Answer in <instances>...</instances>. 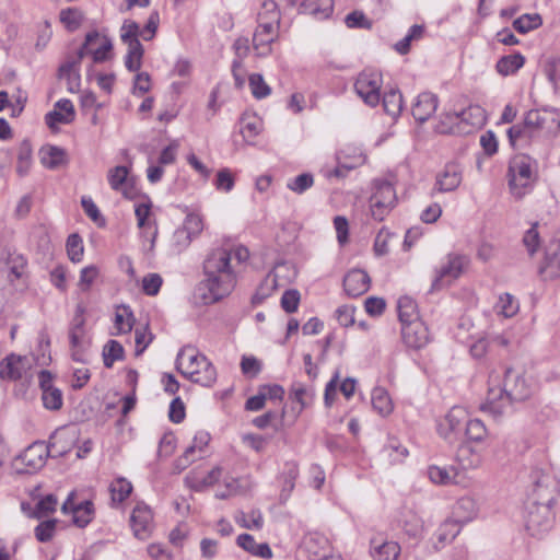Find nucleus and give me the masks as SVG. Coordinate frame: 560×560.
<instances>
[{
  "mask_svg": "<svg viewBox=\"0 0 560 560\" xmlns=\"http://www.w3.org/2000/svg\"><path fill=\"white\" fill-rule=\"evenodd\" d=\"M113 49V43L107 36L94 40L91 45L85 48V55L91 54L95 63L106 61L110 58V51Z\"/></svg>",
  "mask_w": 560,
  "mask_h": 560,
  "instance_id": "473e14b6",
  "label": "nucleus"
},
{
  "mask_svg": "<svg viewBox=\"0 0 560 560\" xmlns=\"http://www.w3.org/2000/svg\"><path fill=\"white\" fill-rule=\"evenodd\" d=\"M460 525L455 518L446 520L438 529V541L444 544L453 540L459 534Z\"/></svg>",
  "mask_w": 560,
  "mask_h": 560,
  "instance_id": "864d4df0",
  "label": "nucleus"
},
{
  "mask_svg": "<svg viewBox=\"0 0 560 560\" xmlns=\"http://www.w3.org/2000/svg\"><path fill=\"white\" fill-rule=\"evenodd\" d=\"M546 122V112L541 113L538 109L528 110L521 122L509 128L508 138L510 144L514 149L528 147L540 136Z\"/></svg>",
  "mask_w": 560,
  "mask_h": 560,
  "instance_id": "39448f33",
  "label": "nucleus"
},
{
  "mask_svg": "<svg viewBox=\"0 0 560 560\" xmlns=\"http://www.w3.org/2000/svg\"><path fill=\"white\" fill-rule=\"evenodd\" d=\"M466 418L467 413L464 408L457 406L453 407L447 412L444 420L439 424L440 434L444 438H448L451 433H454L460 429Z\"/></svg>",
  "mask_w": 560,
  "mask_h": 560,
  "instance_id": "bb28decb",
  "label": "nucleus"
},
{
  "mask_svg": "<svg viewBox=\"0 0 560 560\" xmlns=\"http://www.w3.org/2000/svg\"><path fill=\"white\" fill-rule=\"evenodd\" d=\"M345 23L349 28H365L372 26L371 21L361 11H353L345 18Z\"/></svg>",
  "mask_w": 560,
  "mask_h": 560,
  "instance_id": "774afa93",
  "label": "nucleus"
},
{
  "mask_svg": "<svg viewBox=\"0 0 560 560\" xmlns=\"http://www.w3.org/2000/svg\"><path fill=\"white\" fill-rule=\"evenodd\" d=\"M153 514L143 502H138L130 515V525L133 535L139 539H147L152 530Z\"/></svg>",
  "mask_w": 560,
  "mask_h": 560,
  "instance_id": "4468645a",
  "label": "nucleus"
},
{
  "mask_svg": "<svg viewBox=\"0 0 560 560\" xmlns=\"http://www.w3.org/2000/svg\"><path fill=\"white\" fill-rule=\"evenodd\" d=\"M314 397L315 392L312 387L307 388L300 382H294L292 384L290 389V398L300 405L298 415H300L304 408L312 405Z\"/></svg>",
  "mask_w": 560,
  "mask_h": 560,
  "instance_id": "f704fd0d",
  "label": "nucleus"
},
{
  "mask_svg": "<svg viewBox=\"0 0 560 560\" xmlns=\"http://www.w3.org/2000/svg\"><path fill=\"white\" fill-rule=\"evenodd\" d=\"M398 317L401 325L411 323L412 320H419L417 304L409 296H401L397 303Z\"/></svg>",
  "mask_w": 560,
  "mask_h": 560,
  "instance_id": "58836bf2",
  "label": "nucleus"
},
{
  "mask_svg": "<svg viewBox=\"0 0 560 560\" xmlns=\"http://www.w3.org/2000/svg\"><path fill=\"white\" fill-rule=\"evenodd\" d=\"M438 104L439 98L435 94L423 92L418 95L416 103L412 105V116L422 124L435 113Z\"/></svg>",
  "mask_w": 560,
  "mask_h": 560,
  "instance_id": "aec40b11",
  "label": "nucleus"
},
{
  "mask_svg": "<svg viewBox=\"0 0 560 560\" xmlns=\"http://www.w3.org/2000/svg\"><path fill=\"white\" fill-rule=\"evenodd\" d=\"M249 86L254 97L258 100L267 97L271 93V89L259 73H253L249 75Z\"/></svg>",
  "mask_w": 560,
  "mask_h": 560,
  "instance_id": "e2e57ef3",
  "label": "nucleus"
},
{
  "mask_svg": "<svg viewBox=\"0 0 560 560\" xmlns=\"http://www.w3.org/2000/svg\"><path fill=\"white\" fill-rule=\"evenodd\" d=\"M299 476V467L294 462H290L285 464V468L282 475L283 478V487L281 491V497L288 498L291 491L294 489V481Z\"/></svg>",
  "mask_w": 560,
  "mask_h": 560,
  "instance_id": "4d7b16f0",
  "label": "nucleus"
},
{
  "mask_svg": "<svg viewBox=\"0 0 560 560\" xmlns=\"http://www.w3.org/2000/svg\"><path fill=\"white\" fill-rule=\"evenodd\" d=\"M495 308L498 314L504 317H512L518 312V302L512 294L504 293L500 295Z\"/></svg>",
  "mask_w": 560,
  "mask_h": 560,
  "instance_id": "5fc2aeb1",
  "label": "nucleus"
},
{
  "mask_svg": "<svg viewBox=\"0 0 560 560\" xmlns=\"http://www.w3.org/2000/svg\"><path fill=\"white\" fill-rule=\"evenodd\" d=\"M532 395V386L512 369L504 371L503 382L500 374L491 372L488 380L486 401L480 406L483 411L501 416L506 406L513 401H523Z\"/></svg>",
  "mask_w": 560,
  "mask_h": 560,
  "instance_id": "f03ea898",
  "label": "nucleus"
},
{
  "mask_svg": "<svg viewBox=\"0 0 560 560\" xmlns=\"http://www.w3.org/2000/svg\"><path fill=\"white\" fill-rule=\"evenodd\" d=\"M466 436L471 442H481L487 436V429L479 419L468 420L466 423Z\"/></svg>",
  "mask_w": 560,
  "mask_h": 560,
  "instance_id": "052dcab7",
  "label": "nucleus"
},
{
  "mask_svg": "<svg viewBox=\"0 0 560 560\" xmlns=\"http://www.w3.org/2000/svg\"><path fill=\"white\" fill-rule=\"evenodd\" d=\"M59 523L58 520L51 518V520H45L42 521L35 528H34V535L35 538L39 542H48L50 541L57 530V524Z\"/></svg>",
  "mask_w": 560,
  "mask_h": 560,
  "instance_id": "09e8293b",
  "label": "nucleus"
},
{
  "mask_svg": "<svg viewBox=\"0 0 560 560\" xmlns=\"http://www.w3.org/2000/svg\"><path fill=\"white\" fill-rule=\"evenodd\" d=\"M542 71L548 81L557 90L560 83V57H549L544 61Z\"/></svg>",
  "mask_w": 560,
  "mask_h": 560,
  "instance_id": "8fccbe9b",
  "label": "nucleus"
},
{
  "mask_svg": "<svg viewBox=\"0 0 560 560\" xmlns=\"http://www.w3.org/2000/svg\"><path fill=\"white\" fill-rule=\"evenodd\" d=\"M32 147L28 140H23L19 147L16 172L24 176L31 166Z\"/></svg>",
  "mask_w": 560,
  "mask_h": 560,
  "instance_id": "3c124183",
  "label": "nucleus"
},
{
  "mask_svg": "<svg viewBox=\"0 0 560 560\" xmlns=\"http://www.w3.org/2000/svg\"><path fill=\"white\" fill-rule=\"evenodd\" d=\"M372 406L381 416H387L393 410L392 400L383 388H375L372 392Z\"/></svg>",
  "mask_w": 560,
  "mask_h": 560,
  "instance_id": "de8ad7c7",
  "label": "nucleus"
},
{
  "mask_svg": "<svg viewBox=\"0 0 560 560\" xmlns=\"http://www.w3.org/2000/svg\"><path fill=\"white\" fill-rule=\"evenodd\" d=\"M58 499L55 494H47L42 498L30 512L28 516L36 520H43L57 510Z\"/></svg>",
  "mask_w": 560,
  "mask_h": 560,
  "instance_id": "4c0bfd02",
  "label": "nucleus"
},
{
  "mask_svg": "<svg viewBox=\"0 0 560 560\" xmlns=\"http://www.w3.org/2000/svg\"><path fill=\"white\" fill-rule=\"evenodd\" d=\"M314 184V177L310 173H303L298 175L295 178L290 180L287 184V187L296 192V194H303L307 189H310Z\"/></svg>",
  "mask_w": 560,
  "mask_h": 560,
  "instance_id": "69168bd1",
  "label": "nucleus"
},
{
  "mask_svg": "<svg viewBox=\"0 0 560 560\" xmlns=\"http://www.w3.org/2000/svg\"><path fill=\"white\" fill-rule=\"evenodd\" d=\"M124 347L117 340H109L103 349V361L106 368H112L115 361L124 359Z\"/></svg>",
  "mask_w": 560,
  "mask_h": 560,
  "instance_id": "49530a36",
  "label": "nucleus"
},
{
  "mask_svg": "<svg viewBox=\"0 0 560 560\" xmlns=\"http://www.w3.org/2000/svg\"><path fill=\"white\" fill-rule=\"evenodd\" d=\"M539 273L545 279L560 276V238L551 241L545 250L544 260L539 266Z\"/></svg>",
  "mask_w": 560,
  "mask_h": 560,
  "instance_id": "dca6fc26",
  "label": "nucleus"
},
{
  "mask_svg": "<svg viewBox=\"0 0 560 560\" xmlns=\"http://www.w3.org/2000/svg\"><path fill=\"white\" fill-rule=\"evenodd\" d=\"M456 457L464 469H474L481 464L480 454L475 452L469 443H464L458 447Z\"/></svg>",
  "mask_w": 560,
  "mask_h": 560,
  "instance_id": "e433bc0d",
  "label": "nucleus"
},
{
  "mask_svg": "<svg viewBox=\"0 0 560 560\" xmlns=\"http://www.w3.org/2000/svg\"><path fill=\"white\" fill-rule=\"evenodd\" d=\"M40 163L49 170H57L68 164L67 151L56 145H45L39 151Z\"/></svg>",
  "mask_w": 560,
  "mask_h": 560,
  "instance_id": "b1692460",
  "label": "nucleus"
},
{
  "mask_svg": "<svg viewBox=\"0 0 560 560\" xmlns=\"http://www.w3.org/2000/svg\"><path fill=\"white\" fill-rule=\"evenodd\" d=\"M541 23L542 20L539 14H523L522 16L514 20L513 27L517 32L525 34L532 30L539 27Z\"/></svg>",
  "mask_w": 560,
  "mask_h": 560,
  "instance_id": "6e6d98bb",
  "label": "nucleus"
},
{
  "mask_svg": "<svg viewBox=\"0 0 560 560\" xmlns=\"http://www.w3.org/2000/svg\"><path fill=\"white\" fill-rule=\"evenodd\" d=\"M467 258L462 255H448L447 261L436 270V276L431 285V292L441 290L453 280L460 277L467 266Z\"/></svg>",
  "mask_w": 560,
  "mask_h": 560,
  "instance_id": "9d476101",
  "label": "nucleus"
},
{
  "mask_svg": "<svg viewBox=\"0 0 560 560\" xmlns=\"http://www.w3.org/2000/svg\"><path fill=\"white\" fill-rule=\"evenodd\" d=\"M300 13L312 15L316 20L328 19L334 11V0H303Z\"/></svg>",
  "mask_w": 560,
  "mask_h": 560,
  "instance_id": "393cba45",
  "label": "nucleus"
},
{
  "mask_svg": "<svg viewBox=\"0 0 560 560\" xmlns=\"http://www.w3.org/2000/svg\"><path fill=\"white\" fill-rule=\"evenodd\" d=\"M538 178L537 161L532 156L518 153L511 158L508 167L510 192L516 200L523 199Z\"/></svg>",
  "mask_w": 560,
  "mask_h": 560,
  "instance_id": "20e7f679",
  "label": "nucleus"
},
{
  "mask_svg": "<svg viewBox=\"0 0 560 560\" xmlns=\"http://www.w3.org/2000/svg\"><path fill=\"white\" fill-rule=\"evenodd\" d=\"M429 478L436 485H451L455 482L457 471L455 468L430 466L428 469Z\"/></svg>",
  "mask_w": 560,
  "mask_h": 560,
  "instance_id": "79ce46f5",
  "label": "nucleus"
},
{
  "mask_svg": "<svg viewBox=\"0 0 560 560\" xmlns=\"http://www.w3.org/2000/svg\"><path fill=\"white\" fill-rule=\"evenodd\" d=\"M0 262L3 264L15 278H20L26 267L24 256L10 248L0 249Z\"/></svg>",
  "mask_w": 560,
  "mask_h": 560,
  "instance_id": "c85d7f7f",
  "label": "nucleus"
},
{
  "mask_svg": "<svg viewBox=\"0 0 560 560\" xmlns=\"http://www.w3.org/2000/svg\"><path fill=\"white\" fill-rule=\"evenodd\" d=\"M235 521L243 528L247 529H261L264 525V517L259 510H252L248 513L238 511L235 515Z\"/></svg>",
  "mask_w": 560,
  "mask_h": 560,
  "instance_id": "37998d69",
  "label": "nucleus"
},
{
  "mask_svg": "<svg viewBox=\"0 0 560 560\" xmlns=\"http://www.w3.org/2000/svg\"><path fill=\"white\" fill-rule=\"evenodd\" d=\"M42 400L46 409L57 411L61 409L63 404L62 393L59 388L45 390L42 393Z\"/></svg>",
  "mask_w": 560,
  "mask_h": 560,
  "instance_id": "0e129e2a",
  "label": "nucleus"
},
{
  "mask_svg": "<svg viewBox=\"0 0 560 560\" xmlns=\"http://www.w3.org/2000/svg\"><path fill=\"white\" fill-rule=\"evenodd\" d=\"M533 503L552 505L560 494V481L549 471L536 469L532 474Z\"/></svg>",
  "mask_w": 560,
  "mask_h": 560,
  "instance_id": "0eeeda50",
  "label": "nucleus"
},
{
  "mask_svg": "<svg viewBox=\"0 0 560 560\" xmlns=\"http://www.w3.org/2000/svg\"><path fill=\"white\" fill-rule=\"evenodd\" d=\"M139 37V24L132 20H125L120 27V39L128 46L125 66L131 72L138 71L142 66L144 49Z\"/></svg>",
  "mask_w": 560,
  "mask_h": 560,
  "instance_id": "423d86ee",
  "label": "nucleus"
},
{
  "mask_svg": "<svg viewBox=\"0 0 560 560\" xmlns=\"http://www.w3.org/2000/svg\"><path fill=\"white\" fill-rule=\"evenodd\" d=\"M67 253L69 256V259L73 262H79L82 259L83 256V242L79 234H71L68 236L67 240Z\"/></svg>",
  "mask_w": 560,
  "mask_h": 560,
  "instance_id": "680f3d73",
  "label": "nucleus"
},
{
  "mask_svg": "<svg viewBox=\"0 0 560 560\" xmlns=\"http://www.w3.org/2000/svg\"><path fill=\"white\" fill-rule=\"evenodd\" d=\"M380 89L381 78L375 73H361L354 83L357 94L372 107L380 102Z\"/></svg>",
  "mask_w": 560,
  "mask_h": 560,
  "instance_id": "f8f14e48",
  "label": "nucleus"
},
{
  "mask_svg": "<svg viewBox=\"0 0 560 560\" xmlns=\"http://www.w3.org/2000/svg\"><path fill=\"white\" fill-rule=\"evenodd\" d=\"M477 515V505L474 499L469 497L460 498L453 510V518L459 524L472 521Z\"/></svg>",
  "mask_w": 560,
  "mask_h": 560,
  "instance_id": "7c9ffc66",
  "label": "nucleus"
},
{
  "mask_svg": "<svg viewBox=\"0 0 560 560\" xmlns=\"http://www.w3.org/2000/svg\"><path fill=\"white\" fill-rule=\"evenodd\" d=\"M400 553V546L396 541H383L380 538L371 539V555L374 560H396Z\"/></svg>",
  "mask_w": 560,
  "mask_h": 560,
  "instance_id": "a878e982",
  "label": "nucleus"
},
{
  "mask_svg": "<svg viewBox=\"0 0 560 560\" xmlns=\"http://www.w3.org/2000/svg\"><path fill=\"white\" fill-rule=\"evenodd\" d=\"M135 318L129 306L121 305L117 308L115 314V327L118 334H127L133 327Z\"/></svg>",
  "mask_w": 560,
  "mask_h": 560,
  "instance_id": "c03bdc74",
  "label": "nucleus"
},
{
  "mask_svg": "<svg viewBox=\"0 0 560 560\" xmlns=\"http://www.w3.org/2000/svg\"><path fill=\"white\" fill-rule=\"evenodd\" d=\"M397 197L393 185L385 180L374 182V191L370 198L372 217L383 221L385 215L394 208Z\"/></svg>",
  "mask_w": 560,
  "mask_h": 560,
  "instance_id": "6e6552de",
  "label": "nucleus"
},
{
  "mask_svg": "<svg viewBox=\"0 0 560 560\" xmlns=\"http://www.w3.org/2000/svg\"><path fill=\"white\" fill-rule=\"evenodd\" d=\"M26 370V358L11 353L0 361V378L18 381Z\"/></svg>",
  "mask_w": 560,
  "mask_h": 560,
  "instance_id": "4be33fe9",
  "label": "nucleus"
},
{
  "mask_svg": "<svg viewBox=\"0 0 560 560\" xmlns=\"http://www.w3.org/2000/svg\"><path fill=\"white\" fill-rule=\"evenodd\" d=\"M462 183V168L456 163H447L443 171L436 175L435 186L439 191L455 190Z\"/></svg>",
  "mask_w": 560,
  "mask_h": 560,
  "instance_id": "412c9836",
  "label": "nucleus"
},
{
  "mask_svg": "<svg viewBox=\"0 0 560 560\" xmlns=\"http://www.w3.org/2000/svg\"><path fill=\"white\" fill-rule=\"evenodd\" d=\"M553 523L551 505L532 503L526 517V529L532 536H541L547 533Z\"/></svg>",
  "mask_w": 560,
  "mask_h": 560,
  "instance_id": "1a4fd4ad",
  "label": "nucleus"
},
{
  "mask_svg": "<svg viewBox=\"0 0 560 560\" xmlns=\"http://www.w3.org/2000/svg\"><path fill=\"white\" fill-rule=\"evenodd\" d=\"M249 252L244 246L233 249L215 248L206 258L203 271L206 279L200 282L198 291L205 304H213L228 296L234 289L236 276L233 260L237 264L246 261Z\"/></svg>",
  "mask_w": 560,
  "mask_h": 560,
  "instance_id": "f257e3e1",
  "label": "nucleus"
},
{
  "mask_svg": "<svg viewBox=\"0 0 560 560\" xmlns=\"http://www.w3.org/2000/svg\"><path fill=\"white\" fill-rule=\"evenodd\" d=\"M84 16L83 13L75 8H69L60 12V21L69 31H75L80 27Z\"/></svg>",
  "mask_w": 560,
  "mask_h": 560,
  "instance_id": "bf43d9fd",
  "label": "nucleus"
},
{
  "mask_svg": "<svg viewBox=\"0 0 560 560\" xmlns=\"http://www.w3.org/2000/svg\"><path fill=\"white\" fill-rule=\"evenodd\" d=\"M182 228L185 229L192 238H196L203 230V222L199 214L189 213L186 215Z\"/></svg>",
  "mask_w": 560,
  "mask_h": 560,
  "instance_id": "338daca9",
  "label": "nucleus"
},
{
  "mask_svg": "<svg viewBox=\"0 0 560 560\" xmlns=\"http://www.w3.org/2000/svg\"><path fill=\"white\" fill-rule=\"evenodd\" d=\"M132 485L125 478H117L109 485V492L113 504L124 502L131 493Z\"/></svg>",
  "mask_w": 560,
  "mask_h": 560,
  "instance_id": "a19ab883",
  "label": "nucleus"
},
{
  "mask_svg": "<svg viewBox=\"0 0 560 560\" xmlns=\"http://www.w3.org/2000/svg\"><path fill=\"white\" fill-rule=\"evenodd\" d=\"M182 375L205 387H211L217 381V370L207 358H201L198 368H191V370L183 372Z\"/></svg>",
  "mask_w": 560,
  "mask_h": 560,
  "instance_id": "f3484780",
  "label": "nucleus"
},
{
  "mask_svg": "<svg viewBox=\"0 0 560 560\" xmlns=\"http://www.w3.org/2000/svg\"><path fill=\"white\" fill-rule=\"evenodd\" d=\"M93 514V503L91 501L81 502L77 504L75 509H72V522L75 526L83 528L91 523Z\"/></svg>",
  "mask_w": 560,
  "mask_h": 560,
  "instance_id": "ea45409f",
  "label": "nucleus"
},
{
  "mask_svg": "<svg viewBox=\"0 0 560 560\" xmlns=\"http://www.w3.org/2000/svg\"><path fill=\"white\" fill-rule=\"evenodd\" d=\"M238 547L247 551L248 553L259 557L262 559L272 558L271 548L267 542L257 544L254 537L249 534H241L236 539Z\"/></svg>",
  "mask_w": 560,
  "mask_h": 560,
  "instance_id": "cd10ccee",
  "label": "nucleus"
},
{
  "mask_svg": "<svg viewBox=\"0 0 560 560\" xmlns=\"http://www.w3.org/2000/svg\"><path fill=\"white\" fill-rule=\"evenodd\" d=\"M62 440H66L63 435L52 434L48 444L35 442L27 446L13 462L15 471L18 474H34L45 466L48 456L59 457L66 455L67 450L57 448Z\"/></svg>",
  "mask_w": 560,
  "mask_h": 560,
  "instance_id": "7ed1b4c3",
  "label": "nucleus"
},
{
  "mask_svg": "<svg viewBox=\"0 0 560 560\" xmlns=\"http://www.w3.org/2000/svg\"><path fill=\"white\" fill-rule=\"evenodd\" d=\"M400 524L404 532L412 538H417L422 534L423 523L420 516L411 509L401 511Z\"/></svg>",
  "mask_w": 560,
  "mask_h": 560,
  "instance_id": "2f4dec72",
  "label": "nucleus"
},
{
  "mask_svg": "<svg viewBox=\"0 0 560 560\" xmlns=\"http://www.w3.org/2000/svg\"><path fill=\"white\" fill-rule=\"evenodd\" d=\"M258 23H272L280 24V12L278 5L273 1H266L262 4L261 11L258 13Z\"/></svg>",
  "mask_w": 560,
  "mask_h": 560,
  "instance_id": "13d9d810",
  "label": "nucleus"
},
{
  "mask_svg": "<svg viewBox=\"0 0 560 560\" xmlns=\"http://www.w3.org/2000/svg\"><path fill=\"white\" fill-rule=\"evenodd\" d=\"M279 25L272 23H258L254 33L253 45L256 50L262 48L259 55L270 51V44L276 39Z\"/></svg>",
  "mask_w": 560,
  "mask_h": 560,
  "instance_id": "5701e85b",
  "label": "nucleus"
},
{
  "mask_svg": "<svg viewBox=\"0 0 560 560\" xmlns=\"http://www.w3.org/2000/svg\"><path fill=\"white\" fill-rule=\"evenodd\" d=\"M129 170L124 165H118L108 171V183L112 189L116 191H121L125 197L129 198L130 196L127 192V186L130 182L128 178Z\"/></svg>",
  "mask_w": 560,
  "mask_h": 560,
  "instance_id": "72a5a7b5",
  "label": "nucleus"
},
{
  "mask_svg": "<svg viewBox=\"0 0 560 560\" xmlns=\"http://www.w3.org/2000/svg\"><path fill=\"white\" fill-rule=\"evenodd\" d=\"M96 39H98V33L96 31L88 33L84 44L78 50L77 58L60 66L59 77L67 79L69 91H73V85H79L80 74L78 73L77 68L85 56V48Z\"/></svg>",
  "mask_w": 560,
  "mask_h": 560,
  "instance_id": "ddd939ff",
  "label": "nucleus"
},
{
  "mask_svg": "<svg viewBox=\"0 0 560 560\" xmlns=\"http://www.w3.org/2000/svg\"><path fill=\"white\" fill-rule=\"evenodd\" d=\"M383 107L392 117H397L402 109V95L398 90H390L383 96Z\"/></svg>",
  "mask_w": 560,
  "mask_h": 560,
  "instance_id": "a18cd8bd",
  "label": "nucleus"
},
{
  "mask_svg": "<svg viewBox=\"0 0 560 560\" xmlns=\"http://www.w3.org/2000/svg\"><path fill=\"white\" fill-rule=\"evenodd\" d=\"M525 57L521 52L501 57L497 65V71L502 75H510L515 73L524 66Z\"/></svg>",
  "mask_w": 560,
  "mask_h": 560,
  "instance_id": "c9c22d12",
  "label": "nucleus"
},
{
  "mask_svg": "<svg viewBox=\"0 0 560 560\" xmlns=\"http://www.w3.org/2000/svg\"><path fill=\"white\" fill-rule=\"evenodd\" d=\"M447 118L458 121L459 127L455 129L458 135H469L485 125L486 113L481 106L470 105L462 112H457V115H451Z\"/></svg>",
  "mask_w": 560,
  "mask_h": 560,
  "instance_id": "9b49d317",
  "label": "nucleus"
},
{
  "mask_svg": "<svg viewBox=\"0 0 560 560\" xmlns=\"http://www.w3.org/2000/svg\"><path fill=\"white\" fill-rule=\"evenodd\" d=\"M201 358H207L199 353L194 347L185 346L180 349L176 358V369L182 374L191 368H198Z\"/></svg>",
  "mask_w": 560,
  "mask_h": 560,
  "instance_id": "c756f323",
  "label": "nucleus"
},
{
  "mask_svg": "<svg viewBox=\"0 0 560 560\" xmlns=\"http://www.w3.org/2000/svg\"><path fill=\"white\" fill-rule=\"evenodd\" d=\"M302 548L310 560H320L330 551V544L327 537L319 533H308L304 536Z\"/></svg>",
  "mask_w": 560,
  "mask_h": 560,
  "instance_id": "a211bd4d",
  "label": "nucleus"
},
{
  "mask_svg": "<svg viewBox=\"0 0 560 560\" xmlns=\"http://www.w3.org/2000/svg\"><path fill=\"white\" fill-rule=\"evenodd\" d=\"M539 223L534 222L530 228L524 233L523 236V245L525 246L529 256H533L540 246V235H539Z\"/></svg>",
  "mask_w": 560,
  "mask_h": 560,
  "instance_id": "603ef678",
  "label": "nucleus"
},
{
  "mask_svg": "<svg viewBox=\"0 0 560 560\" xmlns=\"http://www.w3.org/2000/svg\"><path fill=\"white\" fill-rule=\"evenodd\" d=\"M370 276L361 269L350 270L343 278V289L351 298L365 293L370 288Z\"/></svg>",
  "mask_w": 560,
  "mask_h": 560,
  "instance_id": "6ab92c4d",
  "label": "nucleus"
},
{
  "mask_svg": "<svg viewBox=\"0 0 560 560\" xmlns=\"http://www.w3.org/2000/svg\"><path fill=\"white\" fill-rule=\"evenodd\" d=\"M402 340L407 347L420 349L429 342V329L425 324L419 320L401 325Z\"/></svg>",
  "mask_w": 560,
  "mask_h": 560,
  "instance_id": "2eb2a0df",
  "label": "nucleus"
}]
</instances>
